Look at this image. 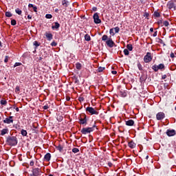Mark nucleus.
<instances>
[{
	"label": "nucleus",
	"instance_id": "nucleus-64",
	"mask_svg": "<svg viewBox=\"0 0 176 176\" xmlns=\"http://www.w3.org/2000/svg\"><path fill=\"white\" fill-rule=\"evenodd\" d=\"M49 176H53V175H50Z\"/></svg>",
	"mask_w": 176,
	"mask_h": 176
},
{
	"label": "nucleus",
	"instance_id": "nucleus-5",
	"mask_svg": "<svg viewBox=\"0 0 176 176\" xmlns=\"http://www.w3.org/2000/svg\"><path fill=\"white\" fill-rule=\"evenodd\" d=\"M91 131H93V128H91V127L83 128L81 130L82 134H87L89 133H91Z\"/></svg>",
	"mask_w": 176,
	"mask_h": 176
},
{
	"label": "nucleus",
	"instance_id": "nucleus-38",
	"mask_svg": "<svg viewBox=\"0 0 176 176\" xmlns=\"http://www.w3.org/2000/svg\"><path fill=\"white\" fill-rule=\"evenodd\" d=\"M138 67L140 71L141 69H142V65H141V63H138Z\"/></svg>",
	"mask_w": 176,
	"mask_h": 176
},
{
	"label": "nucleus",
	"instance_id": "nucleus-39",
	"mask_svg": "<svg viewBox=\"0 0 176 176\" xmlns=\"http://www.w3.org/2000/svg\"><path fill=\"white\" fill-rule=\"evenodd\" d=\"M46 19H52V16L50 14H47L45 15Z\"/></svg>",
	"mask_w": 176,
	"mask_h": 176
},
{
	"label": "nucleus",
	"instance_id": "nucleus-17",
	"mask_svg": "<svg viewBox=\"0 0 176 176\" xmlns=\"http://www.w3.org/2000/svg\"><path fill=\"white\" fill-rule=\"evenodd\" d=\"M21 134H22V135H23V137L27 136V134H28L27 131H25V130H24V129H22V130L21 131Z\"/></svg>",
	"mask_w": 176,
	"mask_h": 176
},
{
	"label": "nucleus",
	"instance_id": "nucleus-21",
	"mask_svg": "<svg viewBox=\"0 0 176 176\" xmlns=\"http://www.w3.org/2000/svg\"><path fill=\"white\" fill-rule=\"evenodd\" d=\"M113 30H114L116 34H118V32H119V31H120V29L119 28V27H116V28H113Z\"/></svg>",
	"mask_w": 176,
	"mask_h": 176
},
{
	"label": "nucleus",
	"instance_id": "nucleus-6",
	"mask_svg": "<svg viewBox=\"0 0 176 176\" xmlns=\"http://www.w3.org/2000/svg\"><path fill=\"white\" fill-rule=\"evenodd\" d=\"M165 117H166V115L163 112H159L156 115L157 120H162V119Z\"/></svg>",
	"mask_w": 176,
	"mask_h": 176
},
{
	"label": "nucleus",
	"instance_id": "nucleus-19",
	"mask_svg": "<svg viewBox=\"0 0 176 176\" xmlns=\"http://www.w3.org/2000/svg\"><path fill=\"white\" fill-rule=\"evenodd\" d=\"M85 41H91V38L90 37V35H89V34H85Z\"/></svg>",
	"mask_w": 176,
	"mask_h": 176
},
{
	"label": "nucleus",
	"instance_id": "nucleus-20",
	"mask_svg": "<svg viewBox=\"0 0 176 176\" xmlns=\"http://www.w3.org/2000/svg\"><path fill=\"white\" fill-rule=\"evenodd\" d=\"M153 69H154L155 71V72H157V71H159V67L157 65H153Z\"/></svg>",
	"mask_w": 176,
	"mask_h": 176
},
{
	"label": "nucleus",
	"instance_id": "nucleus-8",
	"mask_svg": "<svg viewBox=\"0 0 176 176\" xmlns=\"http://www.w3.org/2000/svg\"><path fill=\"white\" fill-rule=\"evenodd\" d=\"M106 44L107 45V46H109V47H113V46L115 45V43L111 38L108 39L106 41Z\"/></svg>",
	"mask_w": 176,
	"mask_h": 176
},
{
	"label": "nucleus",
	"instance_id": "nucleus-13",
	"mask_svg": "<svg viewBox=\"0 0 176 176\" xmlns=\"http://www.w3.org/2000/svg\"><path fill=\"white\" fill-rule=\"evenodd\" d=\"M51 157L52 155H50V153H48L45 155L44 159L45 160H46V162H49L50 161Z\"/></svg>",
	"mask_w": 176,
	"mask_h": 176
},
{
	"label": "nucleus",
	"instance_id": "nucleus-58",
	"mask_svg": "<svg viewBox=\"0 0 176 176\" xmlns=\"http://www.w3.org/2000/svg\"><path fill=\"white\" fill-rule=\"evenodd\" d=\"M162 23H163V21H158V24H160H160H162Z\"/></svg>",
	"mask_w": 176,
	"mask_h": 176
},
{
	"label": "nucleus",
	"instance_id": "nucleus-48",
	"mask_svg": "<svg viewBox=\"0 0 176 176\" xmlns=\"http://www.w3.org/2000/svg\"><path fill=\"white\" fill-rule=\"evenodd\" d=\"M30 166H34V161H31L30 162Z\"/></svg>",
	"mask_w": 176,
	"mask_h": 176
},
{
	"label": "nucleus",
	"instance_id": "nucleus-56",
	"mask_svg": "<svg viewBox=\"0 0 176 176\" xmlns=\"http://www.w3.org/2000/svg\"><path fill=\"white\" fill-rule=\"evenodd\" d=\"M66 100H67V101H69V100H71V98H69V97L67 96V97L66 98Z\"/></svg>",
	"mask_w": 176,
	"mask_h": 176
},
{
	"label": "nucleus",
	"instance_id": "nucleus-3",
	"mask_svg": "<svg viewBox=\"0 0 176 176\" xmlns=\"http://www.w3.org/2000/svg\"><path fill=\"white\" fill-rule=\"evenodd\" d=\"M94 23L95 24H100L101 23V19H100V16H98V13H95L94 14Z\"/></svg>",
	"mask_w": 176,
	"mask_h": 176
},
{
	"label": "nucleus",
	"instance_id": "nucleus-61",
	"mask_svg": "<svg viewBox=\"0 0 176 176\" xmlns=\"http://www.w3.org/2000/svg\"><path fill=\"white\" fill-rule=\"evenodd\" d=\"M146 159L148 160V159H149V156L147 155V156L146 157Z\"/></svg>",
	"mask_w": 176,
	"mask_h": 176
},
{
	"label": "nucleus",
	"instance_id": "nucleus-50",
	"mask_svg": "<svg viewBox=\"0 0 176 176\" xmlns=\"http://www.w3.org/2000/svg\"><path fill=\"white\" fill-rule=\"evenodd\" d=\"M28 19L29 20H31V19H32V16L31 15H28Z\"/></svg>",
	"mask_w": 176,
	"mask_h": 176
},
{
	"label": "nucleus",
	"instance_id": "nucleus-1",
	"mask_svg": "<svg viewBox=\"0 0 176 176\" xmlns=\"http://www.w3.org/2000/svg\"><path fill=\"white\" fill-rule=\"evenodd\" d=\"M7 142L9 144V145H17V138L14 136H10L7 138Z\"/></svg>",
	"mask_w": 176,
	"mask_h": 176
},
{
	"label": "nucleus",
	"instance_id": "nucleus-40",
	"mask_svg": "<svg viewBox=\"0 0 176 176\" xmlns=\"http://www.w3.org/2000/svg\"><path fill=\"white\" fill-rule=\"evenodd\" d=\"M109 32H110L111 35H113V36L115 35V32H113V28L110 29Z\"/></svg>",
	"mask_w": 176,
	"mask_h": 176
},
{
	"label": "nucleus",
	"instance_id": "nucleus-16",
	"mask_svg": "<svg viewBox=\"0 0 176 176\" xmlns=\"http://www.w3.org/2000/svg\"><path fill=\"white\" fill-rule=\"evenodd\" d=\"M38 173H39V168H34L33 170L34 175H38Z\"/></svg>",
	"mask_w": 176,
	"mask_h": 176
},
{
	"label": "nucleus",
	"instance_id": "nucleus-31",
	"mask_svg": "<svg viewBox=\"0 0 176 176\" xmlns=\"http://www.w3.org/2000/svg\"><path fill=\"white\" fill-rule=\"evenodd\" d=\"M57 149H58V151L61 152V151H63V147L61 145H58V146H57Z\"/></svg>",
	"mask_w": 176,
	"mask_h": 176
},
{
	"label": "nucleus",
	"instance_id": "nucleus-62",
	"mask_svg": "<svg viewBox=\"0 0 176 176\" xmlns=\"http://www.w3.org/2000/svg\"><path fill=\"white\" fill-rule=\"evenodd\" d=\"M1 45H2V43L0 41V46H1Z\"/></svg>",
	"mask_w": 176,
	"mask_h": 176
},
{
	"label": "nucleus",
	"instance_id": "nucleus-43",
	"mask_svg": "<svg viewBox=\"0 0 176 176\" xmlns=\"http://www.w3.org/2000/svg\"><path fill=\"white\" fill-rule=\"evenodd\" d=\"M51 46H57V43H56L55 41H53V42L51 43Z\"/></svg>",
	"mask_w": 176,
	"mask_h": 176
},
{
	"label": "nucleus",
	"instance_id": "nucleus-51",
	"mask_svg": "<svg viewBox=\"0 0 176 176\" xmlns=\"http://www.w3.org/2000/svg\"><path fill=\"white\" fill-rule=\"evenodd\" d=\"M153 36H157V32H155L153 34Z\"/></svg>",
	"mask_w": 176,
	"mask_h": 176
},
{
	"label": "nucleus",
	"instance_id": "nucleus-10",
	"mask_svg": "<svg viewBox=\"0 0 176 176\" xmlns=\"http://www.w3.org/2000/svg\"><path fill=\"white\" fill-rule=\"evenodd\" d=\"M45 36L48 41L53 39V34L52 33L45 32Z\"/></svg>",
	"mask_w": 176,
	"mask_h": 176
},
{
	"label": "nucleus",
	"instance_id": "nucleus-22",
	"mask_svg": "<svg viewBox=\"0 0 176 176\" xmlns=\"http://www.w3.org/2000/svg\"><path fill=\"white\" fill-rule=\"evenodd\" d=\"M168 9H173V8H174V3H168Z\"/></svg>",
	"mask_w": 176,
	"mask_h": 176
},
{
	"label": "nucleus",
	"instance_id": "nucleus-15",
	"mask_svg": "<svg viewBox=\"0 0 176 176\" xmlns=\"http://www.w3.org/2000/svg\"><path fill=\"white\" fill-rule=\"evenodd\" d=\"M86 123H87V120H86V118H81L80 120V124H86Z\"/></svg>",
	"mask_w": 176,
	"mask_h": 176
},
{
	"label": "nucleus",
	"instance_id": "nucleus-60",
	"mask_svg": "<svg viewBox=\"0 0 176 176\" xmlns=\"http://www.w3.org/2000/svg\"><path fill=\"white\" fill-rule=\"evenodd\" d=\"M15 110L16 111V112H19V107H16V109H15Z\"/></svg>",
	"mask_w": 176,
	"mask_h": 176
},
{
	"label": "nucleus",
	"instance_id": "nucleus-24",
	"mask_svg": "<svg viewBox=\"0 0 176 176\" xmlns=\"http://www.w3.org/2000/svg\"><path fill=\"white\" fill-rule=\"evenodd\" d=\"M15 12H16V13H17V14H21V13H22V11H21V10H20V9H19V8H16V10H15Z\"/></svg>",
	"mask_w": 176,
	"mask_h": 176
},
{
	"label": "nucleus",
	"instance_id": "nucleus-18",
	"mask_svg": "<svg viewBox=\"0 0 176 176\" xmlns=\"http://www.w3.org/2000/svg\"><path fill=\"white\" fill-rule=\"evenodd\" d=\"M126 50H128L130 52H131V50H133V45L131 44H128L126 45Z\"/></svg>",
	"mask_w": 176,
	"mask_h": 176
},
{
	"label": "nucleus",
	"instance_id": "nucleus-2",
	"mask_svg": "<svg viewBox=\"0 0 176 176\" xmlns=\"http://www.w3.org/2000/svg\"><path fill=\"white\" fill-rule=\"evenodd\" d=\"M144 63H151V61H152V55L150 52L146 53V55L144 56Z\"/></svg>",
	"mask_w": 176,
	"mask_h": 176
},
{
	"label": "nucleus",
	"instance_id": "nucleus-41",
	"mask_svg": "<svg viewBox=\"0 0 176 176\" xmlns=\"http://www.w3.org/2000/svg\"><path fill=\"white\" fill-rule=\"evenodd\" d=\"M8 61H9V56H6L5 57V59H4V62H5V63H8Z\"/></svg>",
	"mask_w": 176,
	"mask_h": 176
},
{
	"label": "nucleus",
	"instance_id": "nucleus-53",
	"mask_svg": "<svg viewBox=\"0 0 176 176\" xmlns=\"http://www.w3.org/2000/svg\"><path fill=\"white\" fill-rule=\"evenodd\" d=\"M166 78H167V76L166 75L162 76V79H166Z\"/></svg>",
	"mask_w": 176,
	"mask_h": 176
},
{
	"label": "nucleus",
	"instance_id": "nucleus-7",
	"mask_svg": "<svg viewBox=\"0 0 176 176\" xmlns=\"http://www.w3.org/2000/svg\"><path fill=\"white\" fill-rule=\"evenodd\" d=\"M166 134H167V135H168V137H173V136L175 135V130L168 129L166 131Z\"/></svg>",
	"mask_w": 176,
	"mask_h": 176
},
{
	"label": "nucleus",
	"instance_id": "nucleus-54",
	"mask_svg": "<svg viewBox=\"0 0 176 176\" xmlns=\"http://www.w3.org/2000/svg\"><path fill=\"white\" fill-rule=\"evenodd\" d=\"M108 165L109 166V167H112V163L109 162V163H108Z\"/></svg>",
	"mask_w": 176,
	"mask_h": 176
},
{
	"label": "nucleus",
	"instance_id": "nucleus-52",
	"mask_svg": "<svg viewBox=\"0 0 176 176\" xmlns=\"http://www.w3.org/2000/svg\"><path fill=\"white\" fill-rule=\"evenodd\" d=\"M28 7L29 8H34V6L32 4H29Z\"/></svg>",
	"mask_w": 176,
	"mask_h": 176
},
{
	"label": "nucleus",
	"instance_id": "nucleus-9",
	"mask_svg": "<svg viewBox=\"0 0 176 176\" xmlns=\"http://www.w3.org/2000/svg\"><path fill=\"white\" fill-rule=\"evenodd\" d=\"M4 123H7L8 124H10V123H13V117L12 116H10L8 118H6L4 120H3Z\"/></svg>",
	"mask_w": 176,
	"mask_h": 176
},
{
	"label": "nucleus",
	"instance_id": "nucleus-44",
	"mask_svg": "<svg viewBox=\"0 0 176 176\" xmlns=\"http://www.w3.org/2000/svg\"><path fill=\"white\" fill-rule=\"evenodd\" d=\"M49 107H50L49 105H45V106H43V109L46 110V109H49Z\"/></svg>",
	"mask_w": 176,
	"mask_h": 176
},
{
	"label": "nucleus",
	"instance_id": "nucleus-12",
	"mask_svg": "<svg viewBox=\"0 0 176 176\" xmlns=\"http://www.w3.org/2000/svg\"><path fill=\"white\" fill-rule=\"evenodd\" d=\"M128 146H129V148H131V149H134V148L135 147V143H134V142L131 141L128 143Z\"/></svg>",
	"mask_w": 176,
	"mask_h": 176
},
{
	"label": "nucleus",
	"instance_id": "nucleus-57",
	"mask_svg": "<svg viewBox=\"0 0 176 176\" xmlns=\"http://www.w3.org/2000/svg\"><path fill=\"white\" fill-rule=\"evenodd\" d=\"M151 32H153V28H150Z\"/></svg>",
	"mask_w": 176,
	"mask_h": 176
},
{
	"label": "nucleus",
	"instance_id": "nucleus-33",
	"mask_svg": "<svg viewBox=\"0 0 176 176\" xmlns=\"http://www.w3.org/2000/svg\"><path fill=\"white\" fill-rule=\"evenodd\" d=\"M163 24L165 27H168V25H170V23L167 21H164Z\"/></svg>",
	"mask_w": 176,
	"mask_h": 176
},
{
	"label": "nucleus",
	"instance_id": "nucleus-32",
	"mask_svg": "<svg viewBox=\"0 0 176 176\" xmlns=\"http://www.w3.org/2000/svg\"><path fill=\"white\" fill-rule=\"evenodd\" d=\"M124 54H125V56H129V50L127 49L124 50Z\"/></svg>",
	"mask_w": 176,
	"mask_h": 176
},
{
	"label": "nucleus",
	"instance_id": "nucleus-34",
	"mask_svg": "<svg viewBox=\"0 0 176 176\" xmlns=\"http://www.w3.org/2000/svg\"><path fill=\"white\" fill-rule=\"evenodd\" d=\"M104 69H105V67H98V72H102V71H104Z\"/></svg>",
	"mask_w": 176,
	"mask_h": 176
},
{
	"label": "nucleus",
	"instance_id": "nucleus-4",
	"mask_svg": "<svg viewBox=\"0 0 176 176\" xmlns=\"http://www.w3.org/2000/svg\"><path fill=\"white\" fill-rule=\"evenodd\" d=\"M86 111L89 112L91 115H98V111H96L93 107H87Z\"/></svg>",
	"mask_w": 176,
	"mask_h": 176
},
{
	"label": "nucleus",
	"instance_id": "nucleus-26",
	"mask_svg": "<svg viewBox=\"0 0 176 176\" xmlns=\"http://www.w3.org/2000/svg\"><path fill=\"white\" fill-rule=\"evenodd\" d=\"M1 105H6V104H8V102L5 100H1Z\"/></svg>",
	"mask_w": 176,
	"mask_h": 176
},
{
	"label": "nucleus",
	"instance_id": "nucleus-25",
	"mask_svg": "<svg viewBox=\"0 0 176 176\" xmlns=\"http://www.w3.org/2000/svg\"><path fill=\"white\" fill-rule=\"evenodd\" d=\"M72 152H73L74 153H78V152H79V148H74L72 149Z\"/></svg>",
	"mask_w": 176,
	"mask_h": 176
},
{
	"label": "nucleus",
	"instance_id": "nucleus-59",
	"mask_svg": "<svg viewBox=\"0 0 176 176\" xmlns=\"http://www.w3.org/2000/svg\"><path fill=\"white\" fill-rule=\"evenodd\" d=\"M122 97H126V93L122 94Z\"/></svg>",
	"mask_w": 176,
	"mask_h": 176
},
{
	"label": "nucleus",
	"instance_id": "nucleus-42",
	"mask_svg": "<svg viewBox=\"0 0 176 176\" xmlns=\"http://www.w3.org/2000/svg\"><path fill=\"white\" fill-rule=\"evenodd\" d=\"M34 45L36 46V47H38V46H39V43H38V41H34Z\"/></svg>",
	"mask_w": 176,
	"mask_h": 176
},
{
	"label": "nucleus",
	"instance_id": "nucleus-49",
	"mask_svg": "<svg viewBox=\"0 0 176 176\" xmlns=\"http://www.w3.org/2000/svg\"><path fill=\"white\" fill-rule=\"evenodd\" d=\"M36 9H38L36 6L33 7L34 12H36Z\"/></svg>",
	"mask_w": 176,
	"mask_h": 176
},
{
	"label": "nucleus",
	"instance_id": "nucleus-30",
	"mask_svg": "<svg viewBox=\"0 0 176 176\" xmlns=\"http://www.w3.org/2000/svg\"><path fill=\"white\" fill-rule=\"evenodd\" d=\"M6 17H12V13H10V12H6Z\"/></svg>",
	"mask_w": 176,
	"mask_h": 176
},
{
	"label": "nucleus",
	"instance_id": "nucleus-63",
	"mask_svg": "<svg viewBox=\"0 0 176 176\" xmlns=\"http://www.w3.org/2000/svg\"><path fill=\"white\" fill-rule=\"evenodd\" d=\"M39 60H42V57H40V58H39Z\"/></svg>",
	"mask_w": 176,
	"mask_h": 176
},
{
	"label": "nucleus",
	"instance_id": "nucleus-27",
	"mask_svg": "<svg viewBox=\"0 0 176 176\" xmlns=\"http://www.w3.org/2000/svg\"><path fill=\"white\" fill-rule=\"evenodd\" d=\"M154 16L155 17H160V13L157 12H154Z\"/></svg>",
	"mask_w": 176,
	"mask_h": 176
},
{
	"label": "nucleus",
	"instance_id": "nucleus-11",
	"mask_svg": "<svg viewBox=\"0 0 176 176\" xmlns=\"http://www.w3.org/2000/svg\"><path fill=\"white\" fill-rule=\"evenodd\" d=\"M125 123L126 126H134V120H126Z\"/></svg>",
	"mask_w": 176,
	"mask_h": 176
},
{
	"label": "nucleus",
	"instance_id": "nucleus-45",
	"mask_svg": "<svg viewBox=\"0 0 176 176\" xmlns=\"http://www.w3.org/2000/svg\"><path fill=\"white\" fill-rule=\"evenodd\" d=\"M15 91L17 93L19 91H20V88H19V87H16L15 89Z\"/></svg>",
	"mask_w": 176,
	"mask_h": 176
},
{
	"label": "nucleus",
	"instance_id": "nucleus-36",
	"mask_svg": "<svg viewBox=\"0 0 176 176\" xmlns=\"http://www.w3.org/2000/svg\"><path fill=\"white\" fill-rule=\"evenodd\" d=\"M107 39H108V36L103 35L102 37V41H107Z\"/></svg>",
	"mask_w": 176,
	"mask_h": 176
},
{
	"label": "nucleus",
	"instance_id": "nucleus-37",
	"mask_svg": "<svg viewBox=\"0 0 176 176\" xmlns=\"http://www.w3.org/2000/svg\"><path fill=\"white\" fill-rule=\"evenodd\" d=\"M20 65H21V63H16L14 65V67L16 68V67H20Z\"/></svg>",
	"mask_w": 176,
	"mask_h": 176
},
{
	"label": "nucleus",
	"instance_id": "nucleus-29",
	"mask_svg": "<svg viewBox=\"0 0 176 176\" xmlns=\"http://www.w3.org/2000/svg\"><path fill=\"white\" fill-rule=\"evenodd\" d=\"M6 133H8V130L7 129H3L1 131V135H5V134H6Z\"/></svg>",
	"mask_w": 176,
	"mask_h": 176
},
{
	"label": "nucleus",
	"instance_id": "nucleus-55",
	"mask_svg": "<svg viewBox=\"0 0 176 176\" xmlns=\"http://www.w3.org/2000/svg\"><path fill=\"white\" fill-rule=\"evenodd\" d=\"M148 16H149V14H148V13H145L144 14V17L146 16V17H148Z\"/></svg>",
	"mask_w": 176,
	"mask_h": 176
},
{
	"label": "nucleus",
	"instance_id": "nucleus-47",
	"mask_svg": "<svg viewBox=\"0 0 176 176\" xmlns=\"http://www.w3.org/2000/svg\"><path fill=\"white\" fill-rule=\"evenodd\" d=\"M111 73L113 74V75H116V74H118V72L112 71Z\"/></svg>",
	"mask_w": 176,
	"mask_h": 176
},
{
	"label": "nucleus",
	"instance_id": "nucleus-28",
	"mask_svg": "<svg viewBox=\"0 0 176 176\" xmlns=\"http://www.w3.org/2000/svg\"><path fill=\"white\" fill-rule=\"evenodd\" d=\"M158 66V69H163L164 68V64H160Z\"/></svg>",
	"mask_w": 176,
	"mask_h": 176
},
{
	"label": "nucleus",
	"instance_id": "nucleus-35",
	"mask_svg": "<svg viewBox=\"0 0 176 176\" xmlns=\"http://www.w3.org/2000/svg\"><path fill=\"white\" fill-rule=\"evenodd\" d=\"M16 20L12 19L11 21V25H16Z\"/></svg>",
	"mask_w": 176,
	"mask_h": 176
},
{
	"label": "nucleus",
	"instance_id": "nucleus-46",
	"mask_svg": "<svg viewBox=\"0 0 176 176\" xmlns=\"http://www.w3.org/2000/svg\"><path fill=\"white\" fill-rule=\"evenodd\" d=\"M170 57H171V58H174V57H175V55L174 54V53H171L170 54Z\"/></svg>",
	"mask_w": 176,
	"mask_h": 176
},
{
	"label": "nucleus",
	"instance_id": "nucleus-23",
	"mask_svg": "<svg viewBox=\"0 0 176 176\" xmlns=\"http://www.w3.org/2000/svg\"><path fill=\"white\" fill-rule=\"evenodd\" d=\"M76 67L77 68V69H80V68H82V65L79 63L76 64Z\"/></svg>",
	"mask_w": 176,
	"mask_h": 176
},
{
	"label": "nucleus",
	"instance_id": "nucleus-14",
	"mask_svg": "<svg viewBox=\"0 0 176 176\" xmlns=\"http://www.w3.org/2000/svg\"><path fill=\"white\" fill-rule=\"evenodd\" d=\"M58 30V28H60V23H58V22H55V25L52 26V30Z\"/></svg>",
	"mask_w": 176,
	"mask_h": 176
}]
</instances>
